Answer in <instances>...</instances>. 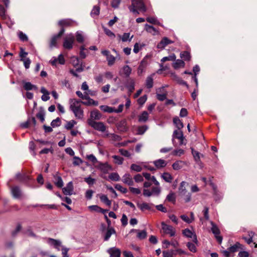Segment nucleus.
<instances>
[{
	"label": "nucleus",
	"mask_w": 257,
	"mask_h": 257,
	"mask_svg": "<svg viewBox=\"0 0 257 257\" xmlns=\"http://www.w3.org/2000/svg\"><path fill=\"white\" fill-rule=\"evenodd\" d=\"M89 93H86V98H85L84 99H85L86 101H81V102L85 105H94V106H97L98 104V101H95L93 99H91L89 97Z\"/></svg>",
	"instance_id": "4468645a"
},
{
	"label": "nucleus",
	"mask_w": 257,
	"mask_h": 257,
	"mask_svg": "<svg viewBox=\"0 0 257 257\" xmlns=\"http://www.w3.org/2000/svg\"><path fill=\"white\" fill-rule=\"evenodd\" d=\"M101 54L106 56L107 63L109 66H112L114 64L116 57L111 55L109 51L106 50H102Z\"/></svg>",
	"instance_id": "1a4fd4ad"
},
{
	"label": "nucleus",
	"mask_w": 257,
	"mask_h": 257,
	"mask_svg": "<svg viewBox=\"0 0 257 257\" xmlns=\"http://www.w3.org/2000/svg\"><path fill=\"white\" fill-rule=\"evenodd\" d=\"M99 11H100L99 7L95 6L93 7V9L91 11V15L92 17H94L95 16H98L99 14Z\"/></svg>",
	"instance_id": "5fc2aeb1"
},
{
	"label": "nucleus",
	"mask_w": 257,
	"mask_h": 257,
	"mask_svg": "<svg viewBox=\"0 0 257 257\" xmlns=\"http://www.w3.org/2000/svg\"><path fill=\"white\" fill-rule=\"evenodd\" d=\"M86 158L91 161L93 164L97 163V160L96 158L92 154L88 155L86 156Z\"/></svg>",
	"instance_id": "69168bd1"
},
{
	"label": "nucleus",
	"mask_w": 257,
	"mask_h": 257,
	"mask_svg": "<svg viewBox=\"0 0 257 257\" xmlns=\"http://www.w3.org/2000/svg\"><path fill=\"white\" fill-rule=\"evenodd\" d=\"M84 181L89 185H92L95 182V179L91 178L90 176H88L84 178Z\"/></svg>",
	"instance_id": "4d7b16f0"
},
{
	"label": "nucleus",
	"mask_w": 257,
	"mask_h": 257,
	"mask_svg": "<svg viewBox=\"0 0 257 257\" xmlns=\"http://www.w3.org/2000/svg\"><path fill=\"white\" fill-rule=\"evenodd\" d=\"M11 192L13 197L16 198H20L22 195L20 189L17 186L12 187L11 188Z\"/></svg>",
	"instance_id": "5701e85b"
},
{
	"label": "nucleus",
	"mask_w": 257,
	"mask_h": 257,
	"mask_svg": "<svg viewBox=\"0 0 257 257\" xmlns=\"http://www.w3.org/2000/svg\"><path fill=\"white\" fill-rule=\"evenodd\" d=\"M112 158L114 159V163L118 165H121L122 164L123 161V159L118 156H113Z\"/></svg>",
	"instance_id": "864d4df0"
},
{
	"label": "nucleus",
	"mask_w": 257,
	"mask_h": 257,
	"mask_svg": "<svg viewBox=\"0 0 257 257\" xmlns=\"http://www.w3.org/2000/svg\"><path fill=\"white\" fill-rule=\"evenodd\" d=\"M147 130L148 126L147 125L140 126L138 128L137 134L138 135H143Z\"/></svg>",
	"instance_id": "338daca9"
},
{
	"label": "nucleus",
	"mask_w": 257,
	"mask_h": 257,
	"mask_svg": "<svg viewBox=\"0 0 257 257\" xmlns=\"http://www.w3.org/2000/svg\"><path fill=\"white\" fill-rule=\"evenodd\" d=\"M23 87L26 90L29 91L31 90H37L38 89L37 87L32 84L31 83L29 82H26L24 83Z\"/></svg>",
	"instance_id": "393cba45"
},
{
	"label": "nucleus",
	"mask_w": 257,
	"mask_h": 257,
	"mask_svg": "<svg viewBox=\"0 0 257 257\" xmlns=\"http://www.w3.org/2000/svg\"><path fill=\"white\" fill-rule=\"evenodd\" d=\"M48 243L51 245H53L55 248H56L58 250H60V247L61 246V242L59 240H56L53 238H49L48 239Z\"/></svg>",
	"instance_id": "a211bd4d"
},
{
	"label": "nucleus",
	"mask_w": 257,
	"mask_h": 257,
	"mask_svg": "<svg viewBox=\"0 0 257 257\" xmlns=\"http://www.w3.org/2000/svg\"><path fill=\"white\" fill-rule=\"evenodd\" d=\"M153 204H149L147 203H137L138 207L142 211H145L146 210H151L152 209V206H153Z\"/></svg>",
	"instance_id": "dca6fc26"
},
{
	"label": "nucleus",
	"mask_w": 257,
	"mask_h": 257,
	"mask_svg": "<svg viewBox=\"0 0 257 257\" xmlns=\"http://www.w3.org/2000/svg\"><path fill=\"white\" fill-rule=\"evenodd\" d=\"M109 178L112 181H118L120 180L119 175L117 173H112L109 175Z\"/></svg>",
	"instance_id": "a18cd8bd"
},
{
	"label": "nucleus",
	"mask_w": 257,
	"mask_h": 257,
	"mask_svg": "<svg viewBox=\"0 0 257 257\" xmlns=\"http://www.w3.org/2000/svg\"><path fill=\"white\" fill-rule=\"evenodd\" d=\"M174 255H176V253L172 249L163 251V257H173Z\"/></svg>",
	"instance_id": "37998d69"
},
{
	"label": "nucleus",
	"mask_w": 257,
	"mask_h": 257,
	"mask_svg": "<svg viewBox=\"0 0 257 257\" xmlns=\"http://www.w3.org/2000/svg\"><path fill=\"white\" fill-rule=\"evenodd\" d=\"M122 181L128 186H133L134 185V181L130 174L126 173L122 177Z\"/></svg>",
	"instance_id": "ddd939ff"
},
{
	"label": "nucleus",
	"mask_w": 257,
	"mask_h": 257,
	"mask_svg": "<svg viewBox=\"0 0 257 257\" xmlns=\"http://www.w3.org/2000/svg\"><path fill=\"white\" fill-rule=\"evenodd\" d=\"M107 252L110 254L111 257H120V250L116 248H110Z\"/></svg>",
	"instance_id": "412c9836"
},
{
	"label": "nucleus",
	"mask_w": 257,
	"mask_h": 257,
	"mask_svg": "<svg viewBox=\"0 0 257 257\" xmlns=\"http://www.w3.org/2000/svg\"><path fill=\"white\" fill-rule=\"evenodd\" d=\"M98 168L103 173H106L110 169V167L107 164L99 163Z\"/></svg>",
	"instance_id": "e433bc0d"
},
{
	"label": "nucleus",
	"mask_w": 257,
	"mask_h": 257,
	"mask_svg": "<svg viewBox=\"0 0 257 257\" xmlns=\"http://www.w3.org/2000/svg\"><path fill=\"white\" fill-rule=\"evenodd\" d=\"M64 29L63 28H62L60 31V32H59V33L57 35H55L52 37L51 41V43H50L51 47H53V46H56L57 39L60 38L62 35V34L64 33Z\"/></svg>",
	"instance_id": "6ab92c4d"
},
{
	"label": "nucleus",
	"mask_w": 257,
	"mask_h": 257,
	"mask_svg": "<svg viewBox=\"0 0 257 257\" xmlns=\"http://www.w3.org/2000/svg\"><path fill=\"white\" fill-rule=\"evenodd\" d=\"M72 22L70 20H63L59 22L58 24L60 26H67L71 25Z\"/></svg>",
	"instance_id": "8fccbe9b"
},
{
	"label": "nucleus",
	"mask_w": 257,
	"mask_h": 257,
	"mask_svg": "<svg viewBox=\"0 0 257 257\" xmlns=\"http://www.w3.org/2000/svg\"><path fill=\"white\" fill-rule=\"evenodd\" d=\"M173 42L170 40H169L167 37H164L161 41L158 44L157 47L158 49L163 50L164 49L166 46L168 45L173 43Z\"/></svg>",
	"instance_id": "9b49d317"
},
{
	"label": "nucleus",
	"mask_w": 257,
	"mask_h": 257,
	"mask_svg": "<svg viewBox=\"0 0 257 257\" xmlns=\"http://www.w3.org/2000/svg\"><path fill=\"white\" fill-rule=\"evenodd\" d=\"M115 233L114 229L112 227H108L104 236V240L106 241L109 239L111 235Z\"/></svg>",
	"instance_id": "cd10ccee"
},
{
	"label": "nucleus",
	"mask_w": 257,
	"mask_h": 257,
	"mask_svg": "<svg viewBox=\"0 0 257 257\" xmlns=\"http://www.w3.org/2000/svg\"><path fill=\"white\" fill-rule=\"evenodd\" d=\"M173 122L179 130H181L184 126L182 122L178 117L173 118Z\"/></svg>",
	"instance_id": "473e14b6"
},
{
	"label": "nucleus",
	"mask_w": 257,
	"mask_h": 257,
	"mask_svg": "<svg viewBox=\"0 0 257 257\" xmlns=\"http://www.w3.org/2000/svg\"><path fill=\"white\" fill-rule=\"evenodd\" d=\"M147 65V61L143 59L140 63V64L138 67V73L139 75H141L144 72V70Z\"/></svg>",
	"instance_id": "a878e982"
},
{
	"label": "nucleus",
	"mask_w": 257,
	"mask_h": 257,
	"mask_svg": "<svg viewBox=\"0 0 257 257\" xmlns=\"http://www.w3.org/2000/svg\"><path fill=\"white\" fill-rule=\"evenodd\" d=\"M63 192L66 195H71L73 191V186L72 182H69L66 186L63 188Z\"/></svg>",
	"instance_id": "2eb2a0df"
},
{
	"label": "nucleus",
	"mask_w": 257,
	"mask_h": 257,
	"mask_svg": "<svg viewBox=\"0 0 257 257\" xmlns=\"http://www.w3.org/2000/svg\"><path fill=\"white\" fill-rule=\"evenodd\" d=\"M210 223L212 225L211 227V231L212 233L215 235V238L217 240V241L221 243L222 242V238L219 235L220 230L218 227L212 222L211 221Z\"/></svg>",
	"instance_id": "9d476101"
},
{
	"label": "nucleus",
	"mask_w": 257,
	"mask_h": 257,
	"mask_svg": "<svg viewBox=\"0 0 257 257\" xmlns=\"http://www.w3.org/2000/svg\"><path fill=\"white\" fill-rule=\"evenodd\" d=\"M184 164V162L182 161H177L172 165L174 170H178L181 169Z\"/></svg>",
	"instance_id": "f704fd0d"
},
{
	"label": "nucleus",
	"mask_w": 257,
	"mask_h": 257,
	"mask_svg": "<svg viewBox=\"0 0 257 257\" xmlns=\"http://www.w3.org/2000/svg\"><path fill=\"white\" fill-rule=\"evenodd\" d=\"M122 73L126 76L128 77L132 72L131 68L128 65H125L122 69Z\"/></svg>",
	"instance_id": "58836bf2"
},
{
	"label": "nucleus",
	"mask_w": 257,
	"mask_h": 257,
	"mask_svg": "<svg viewBox=\"0 0 257 257\" xmlns=\"http://www.w3.org/2000/svg\"><path fill=\"white\" fill-rule=\"evenodd\" d=\"M99 198L101 202L105 203L106 205L110 206L111 204V202L109 200L106 195L104 194L98 195Z\"/></svg>",
	"instance_id": "c85d7f7f"
},
{
	"label": "nucleus",
	"mask_w": 257,
	"mask_h": 257,
	"mask_svg": "<svg viewBox=\"0 0 257 257\" xmlns=\"http://www.w3.org/2000/svg\"><path fill=\"white\" fill-rule=\"evenodd\" d=\"M180 57L184 60H189L190 59V54L187 51H184L180 54Z\"/></svg>",
	"instance_id": "603ef678"
},
{
	"label": "nucleus",
	"mask_w": 257,
	"mask_h": 257,
	"mask_svg": "<svg viewBox=\"0 0 257 257\" xmlns=\"http://www.w3.org/2000/svg\"><path fill=\"white\" fill-rule=\"evenodd\" d=\"M119 37L121 38V40L122 42H126L127 41H131L132 38H133V36H132L130 37V33H125L122 35L121 37L120 35H119Z\"/></svg>",
	"instance_id": "79ce46f5"
},
{
	"label": "nucleus",
	"mask_w": 257,
	"mask_h": 257,
	"mask_svg": "<svg viewBox=\"0 0 257 257\" xmlns=\"http://www.w3.org/2000/svg\"><path fill=\"white\" fill-rule=\"evenodd\" d=\"M146 20L147 22H148L150 23H151L152 24L154 25H158L162 26L161 23L159 22V21L157 19V18L154 17H148L146 19Z\"/></svg>",
	"instance_id": "c03bdc74"
},
{
	"label": "nucleus",
	"mask_w": 257,
	"mask_h": 257,
	"mask_svg": "<svg viewBox=\"0 0 257 257\" xmlns=\"http://www.w3.org/2000/svg\"><path fill=\"white\" fill-rule=\"evenodd\" d=\"M161 177L167 182L171 183L173 180L171 175L167 172H165L161 175Z\"/></svg>",
	"instance_id": "2f4dec72"
},
{
	"label": "nucleus",
	"mask_w": 257,
	"mask_h": 257,
	"mask_svg": "<svg viewBox=\"0 0 257 257\" xmlns=\"http://www.w3.org/2000/svg\"><path fill=\"white\" fill-rule=\"evenodd\" d=\"M176 58L175 55L173 54L169 56L163 57L161 61L162 62H165L167 61H175Z\"/></svg>",
	"instance_id": "de8ad7c7"
},
{
	"label": "nucleus",
	"mask_w": 257,
	"mask_h": 257,
	"mask_svg": "<svg viewBox=\"0 0 257 257\" xmlns=\"http://www.w3.org/2000/svg\"><path fill=\"white\" fill-rule=\"evenodd\" d=\"M74 42V37L72 34H70L65 37L63 43V47L65 49H71L73 48Z\"/></svg>",
	"instance_id": "39448f33"
},
{
	"label": "nucleus",
	"mask_w": 257,
	"mask_h": 257,
	"mask_svg": "<svg viewBox=\"0 0 257 257\" xmlns=\"http://www.w3.org/2000/svg\"><path fill=\"white\" fill-rule=\"evenodd\" d=\"M157 99L160 101H163L166 99L167 93H156Z\"/></svg>",
	"instance_id": "0e129e2a"
},
{
	"label": "nucleus",
	"mask_w": 257,
	"mask_h": 257,
	"mask_svg": "<svg viewBox=\"0 0 257 257\" xmlns=\"http://www.w3.org/2000/svg\"><path fill=\"white\" fill-rule=\"evenodd\" d=\"M173 66L176 69L181 67H184L185 66V63L182 60L178 59L173 63Z\"/></svg>",
	"instance_id": "7c9ffc66"
},
{
	"label": "nucleus",
	"mask_w": 257,
	"mask_h": 257,
	"mask_svg": "<svg viewBox=\"0 0 257 257\" xmlns=\"http://www.w3.org/2000/svg\"><path fill=\"white\" fill-rule=\"evenodd\" d=\"M55 185L59 188H61L63 186V182L62 178L59 176L55 178Z\"/></svg>",
	"instance_id": "3c124183"
},
{
	"label": "nucleus",
	"mask_w": 257,
	"mask_h": 257,
	"mask_svg": "<svg viewBox=\"0 0 257 257\" xmlns=\"http://www.w3.org/2000/svg\"><path fill=\"white\" fill-rule=\"evenodd\" d=\"M131 170L137 172H141L142 170V168L140 165L133 164L131 166Z\"/></svg>",
	"instance_id": "bf43d9fd"
},
{
	"label": "nucleus",
	"mask_w": 257,
	"mask_h": 257,
	"mask_svg": "<svg viewBox=\"0 0 257 257\" xmlns=\"http://www.w3.org/2000/svg\"><path fill=\"white\" fill-rule=\"evenodd\" d=\"M156 186V187H152L151 192L153 195L158 196L160 194L161 190L160 184Z\"/></svg>",
	"instance_id": "ea45409f"
},
{
	"label": "nucleus",
	"mask_w": 257,
	"mask_h": 257,
	"mask_svg": "<svg viewBox=\"0 0 257 257\" xmlns=\"http://www.w3.org/2000/svg\"><path fill=\"white\" fill-rule=\"evenodd\" d=\"M240 244L239 243L237 242L233 245L230 246L228 248V251L231 252H234L237 250V249L240 247Z\"/></svg>",
	"instance_id": "09e8293b"
},
{
	"label": "nucleus",
	"mask_w": 257,
	"mask_h": 257,
	"mask_svg": "<svg viewBox=\"0 0 257 257\" xmlns=\"http://www.w3.org/2000/svg\"><path fill=\"white\" fill-rule=\"evenodd\" d=\"M83 163L82 160L78 157H73V164L74 166H79Z\"/></svg>",
	"instance_id": "052dcab7"
},
{
	"label": "nucleus",
	"mask_w": 257,
	"mask_h": 257,
	"mask_svg": "<svg viewBox=\"0 0 257 257\" xmlns=\"http://www.w3.org/2000/svg\"><path fill=\"white\" fill-rule=\"evenodd\" d=\"M136 231L137 232V236L140 239H145L147 237V233L146 230H136Z\"/></svg>",
	"instance_id": "a19ab883"
},
{
	"label": "nucleus",
	"mask_w": 257,
	"mask_h": 257,
	"mask_svg": "<svg viewBox=\"0 0 257 257\" xmlns=\"http://www.w3.org/2000/svg\"><path fill=\"white\" fill-rule=\"evenodd\" d=\"M101 115L100 113L97 110H95L91 112L90 113V118L89 119L99 120L101 118Z\"/></svg>",
	"instance_id": "b1692460"
},
{
	"label": "nucleus",
	"mask_w": 257,
	"mask_h": 257,
	"mask_svg": "<svg viewBox=\"0 0 257 257\" xmlns=\"http://www.w3.org/2000/svg\"><path fill=\"white\" fill-rule=\"evenodd\" d=\"M70 61L73 66L76 68V71L80 72L83 71L82 63L80 61L79 58L77 57H72L71 58Z\"/></svg>",
	"instance_id": "6e6552de"
},
{
	"label": "nucleus",
	"mask_w": 257,
	"mask_h": 257,
	"mask_svg": "<svg viewBox=\"0 0 257 257\" xmlns=\"http://www.w3.org/2000/svg\"><path fill=\"white\" fill-rule=\"evenodd\" d=\"M184 153V151L182 149H176L172 152V155L176 156H181Z\"/></svg>",
	"instance_id": "6e6d98bb"
},
{
	"label": "nucleus",
	"mask_w": 257,
	"mask_h": 257,
	"mask_svg": "<svg viewBox=\"0 0 257 257\" xmlns=\"http://www.w3.org/2000/svg\"><path fill=\"white\" fill-rule=\"evenodd\" d=\"M28 55V53L24 51V49L23 48H20V61L24 60L26 59V56Z\"/></svg>",
	"instance_id": "13d9d810"
},
{
	"label": "nucleus",
	"mask_w": 257,
	"mask_h": 257,
	"mask_svg": "<svg viewBox=\"0 0 257 257\" xmlns=\"http://www.w3.org/2000/svg\"><path fill=\"white\" fill-rule=\"evenodd\" d=\"M175 139H177L179 141V145L181 146L186 144L184 142L185 139L183 136V133L181 130H178L174 131L172 139L173 142Z\"/></svg>",
	"instance_id": "0eeeda50"
},
{
	"label": "nucleus",
	"mask_w": 257,
	"mask_h": 257,
	"mask_svg": "<svg viewBox=\"0 0 257 257\" xmlns=\"http://www.w3.org/2000/svg\"><path fill=\"white\" fill-rule=\"evenodd\" d=\"M70 109L73 112L75 116L78 119H82L83 117V110L81 107V101L76 99L69 100Z\"/></svg>",
	"instance_id": "f257e3e1"
},
{
	"label": "nucleus",
	"mask_w": 257,
	"mask_h": 257,
	"mask_svg": "<svg viewBox=\"0 0 257 257\" xmlns=\"http://www.w3.org/2000/svg\"><path fill=\"white\" fill-rule=\"evenodd\" d=\"M88 123L90 126L98 131L104 132L106 131V127L102 122H97L92 119H88Z\"/></svg>",
	"instance_id": "7ed1b4c3"
},
{
	"label": "nucleus",
	"mask_w": 257,
	"mask_h": 257,
	"mask_svg": "<svg viewBox=\"0 0 257 257\" xmlns=\"http://www.w3.org/2000/svg\"><path fill=\"white\" fill-rule=\"evenodd\" d=\"M187 246L191 251L193 252H195L196 251V247L195 244L189 242L187 243Z\"/></svg>",
	"instance_id": "774afa93"
},
{
	"label": "nucleus",
	"mask_w": 257,
	"mask_h": 257,
	"mask_svg": "<svg viewBox=\"0 0 257 257\" xmlns=\"http://www.w3.org/2000/svg\"><path fill=\"white\" fill-rule=\"evenodd\" d=\"M183 234L184 236L188 238H192L193 241L197 244V236L195 234H194L192 231H191L189 229H185L183 231Z\"/></svg>",
	"instance_id": "f8f14e48"
},
{
	"label": "nucleus",
	"mask_w": 257,
	"mask_h": 257,
	"mask_svg": "<svg viewBox=\"0 0 257 257\" xmlns=\"http://www.w3.org/2000/svg\"><path fill=\"white\" fill-rule=\"evenodd\" d=\"M76 124V122L75 120H70L67 122L65 128L67 130L71 129Z\"/></svg>",
	"instance_id": "e2e57ef3"
},
{
	"label": "nucleus",
	"mask_w": 257,
	"mask_h": 257,
	"mask_svg": "<svg viewBox=\"0 0 257 257\" xmlns=\"http://www.w3.org/2000/svg\"><path fill=\"white\" fill-rule=\"evenodd\" d=\"M187 183L185 181H182L180 185L179 188V193L180 195L185 196V201L186 202H189L191 200V194L190 193H187V191L185 187Z\"/></svg>",
	"instance_id": "20e7f679"
},
{
	"label": "nucleus",
	"mask_w": 257,
	"mask_h": 257,
	"mask_svg": "<svg viewBox=\"0 0 257 257\" xmlns=\"http://www.w3.org/2000/svg\"><path fill=\"white\" fill-rule=\"evenodd\" d=\"M154 74L148 76L147 78L146 84L148 88H151L153 86V75Z\"/></svg>",
	"instance_id": "c9c22d12"
},
{
	"label": "nucleus",
	"mask_w": 257,
	"mask_h": 257,
	"mask_svg": "<svg viewBox=\"0 0 257 257\" xmlns=\"http://www.w3.org/2000/svg\"><path fill=\"white\" fill-rule=\"evenodd\" d=\"M143 175L146 180L152 181L155 185H159V182L157 180L155 176H151L150 173H143Z\"/></svg>",
	"instance_id": "4be33fe9"
},
{
	"label": "nucleus",
	"mask_w": 257,
	"mask_h": 257,
	"mask_svg": "<svg viewBox=\"0 0 257 257\" xmlns=\"http://www.w3.org/2000/svg\"><path fill=\"white\" fill-rule=\"evenodd\" d=\"M100 108L103 111L109 113L114 112V111H115V108L107 105H101Z\"/></svg>",
	"instance_id": "72a5a7b5"
},
{
	"label": "nucleus",
	"mask_w": 257,
	"mask_h": 257,
	"mask_svg": "<svg viewBox=\"0 0 257 257\" xmlns=\"http://www.w3.org/2000/svg\"><path fill=\"white\" fill-rule=\"evenodd\" d=\"M192 154L195 161L198 163L200 160V154L198 152L195 151L193 149H192Z\"/></svg>",
	"instance_id": "49530a36"
},
{
	"label": "nucleus",
	"mask_w": 257,
	"mask_h": 257,
	"mask_svg": "<svg viewBox=\"0 0 257 257\" xmlns=\"http://www.w3.org/2000/svg\"><path fill=\"white\" fill-rule=\"evenodd\" d=\"M153 164L157 169L164 168L167 165L166 161L161 159L154 161Z\"/></svg>",
	"instance_id": "aec40b11"
},
{
	"label": "nucleus",
	"mask_w": 257,
	"mask_h": 257,
	"mask_svg": "<svg viewBox=\"0 0 257 257\" xmlns=\"http://www.w3.org/2000/svg\"><path fill=\"white\" fill-rule=\"evenodd\" d=\"M172 76L173 79L176 80L179 84L183 85L186 86L187 88L188 87V85L187 83L184 80H183L181 78L177 76L175 73H172Z\"/></svg>",
	"instance_id": "c756f323"
},
{
	"label": "nucleus",
	"mask_w": 257,
	"mask_h": 257,
	"mask_svg": "<svg viewBox=\"0 0 257 257\" xmlns=\"http://www.w3.org/2000/svg\"><path fill=\"white\" fill-rule=\"evenodd\" d=\"M149 113L146 111H144L139 115V121L141 122H146L148 119Z\"/></svg>",
	"instance_id": "bb28decb"
},
{
	"label": "nucleus",
	"mask_w": 257,
	"mask_h": 257,
	"mask_svg": "<svg viewBox=\"0 0 257 257\" xmlns=\"http://www.w3.org/2000/svg\"><path fill=\"white\" fill-rule=\"evenodd\" d=\"M145 30L148 33L151 34L153 35H157L159 34V32L158 30L155 28L154 27L150 26L148 24H146L145 26Z\"/></svg>",
	"instance_id": "f3484780"
},
{
	"label": "nucleus",
	"mask_w": 257,
	"mask_h": 257,
	"mask_svg": "<svg viewBox=\"0 0 257 257\" xmlns=\"http://www.w3.org/2000/svg\"><path fill=\"white\" fill-rule=\"evenodd\" d=\"M118 129L121 132L126 131L127 128L126 126V122L125 121L123 120L120 121L117 125Z\"/></svg>",
	"instance_id": "4c0bfd02"
},
{
	"label": "nucleus",
	"mask_w": 257,
	"mask_h": 257,
	"mask_svg": "<svg viewBox=\"0 0 257 257\" xmlns=\"http://www.w3.org/2000/svg\"><path fill=\"white\" fill-rule=\"evenodd\" d=\"M161 225L162 229L164 233L169 234L170 236H175L176 231L173 226L167 225L164 222H162Z\"/></svg>",
	"instance_id": "423d86ee"
},
{
	"label": "nucleus",
	"mask_w": 257,
	"mask_h": 257,
	"mask_svg": "<svg viewBox=\"0 0 257 257\" xmlns=\"http://www.w3.org/2000/svg\"><path fill=\"white\" fill-rule=\"evenodd\" d=\"M136 9H138L142 12L146 11V7L142 0H132V6L130 8V10L134 13L139 14Z\"/></svg>",
	"instance_id": "f03ea898"
},
{
	"label": "nucleus",
	"mask_w": 257,
	"mask_h": 257,
	"mask_svg": "<svg viewBox=\"0 0 257 257\" xmlns=\"http://www.w3.org/2000/svg\"><path fill=\"white\" fill-rule=\"evenodd\" d=\"M76 40L79 43H82L84 41L83 36L81 32H77L76 34Z\"/></svg>",
	"instance_id": "680f3d73"
}]
</instances>
